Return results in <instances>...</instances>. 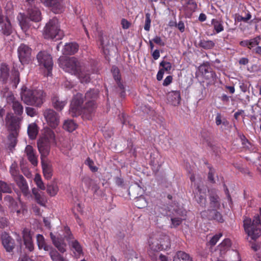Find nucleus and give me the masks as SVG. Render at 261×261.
Returning <instances> with one entry per match:
<instances>
[{
	"mask_svg": "<svg viewBox=\"0 0 261 261\" xmlns=\"http://www.w3.org/2000/svg\"><path fill=\"white\" fill-rule=\"evenodd\" d=\"M63 236H64V237L62 236L60 237L59 236L56 237L52 233H50V238L54 245L60 252L64 253L66 251V244L64 242V238H65L69 245L72 247L76 257H79L81 254L83 253L82 247L79 242L74 239L68 227H64Z\"/></svg>",
	"mask_w": 261,
	"mask_h": 261,
	"instance_id": "nucleus-1",
	"label": "nucleus"
},
{
	"mask_svg": "<svg viewBox=\"0 0 261 261\" xmlns=\"http://www.w3.org/2000/svg\"><path fill=\"white\" fill-rule=\"evenodd\" d=\"M59 65L65 71L77 75L82 83L86 84L90 82L89 73L82 70L80 63L75 58H60Z\"/></svg>",
	"mask_w": 261,
	"mask_h": 261,
	"instance_id": "nucleus-2",
	"label": "nucleus"
},
{
	"mask_svg": "<svg viewBox=\"0 0 261 261\" xmlns=\"http://www.w3.org/2000/svg\"><path fill=\"white\" fill-rule=\"evenodd\" d=\"M84 97L83 94L80 93H76L73 96L70 103L69 113L73 117L83 115L87 119H91V114L87 113L86 103L83 106Z\"/></svg>",
	"mask_w": 261,
	"mask_h": 261,
	"instance_id": "nucleus-3",
	"label": "nucleus"
},
{
	"mask_svg": "<svg viewBox=\"0 0 261 261\" xmlns=\"http://www.w3.org/2000/svg\"><path fill=\"white\" fill-rule=\"evenodd\" d=\"M259 215L255 216L252 221L248 218L244 220L245 231L253 240L261 235V208L259 209Z\"/></svg>",
	"mask_w": 261,
	"mask_h": 261,
	"instance_id": "nucleus-4",
	"label": "nucleus"
},
{
	"mask_svg": "<svg viewBox=\"0 0 261 261\" xmlns=\"http://www.w3.org/2000/svg\"><path fill=\"white\" fill-rule=\"evenodd\" d=\"M38 95V99L34 100L32 99V94H33V90L28 89L23 86L21 89L20 97L21 100L27 105L35 106L40 107L44 102L45 94L43 91L40 89H35V94Z\"/></svg>",
	"mask_w": 261,
	"mask_h": 261,
	"instance_id": "nucleus-5",
	"label": "nucleus"
},
{
	"mask_svg": "<svg viewBox=\"0 0 261 261\" xmlns=\"http://www.w3.org/2000/svg\"><path fill=\"white\" fill-rule=\"evenodd\" d=\"M149 253L159 252L167 249L170 246L169 240L168 237L164 236L161 238L159 233L152 234L148 240Z\"/></svg>",
	"mask_w": 261,
	"mask_h": 261,
	"instance_id": "nucleus-6",
	"label": "nucleus"
},
{
	"mask_svg": "<svg viewBox=\"0 0 261 261\" xmlns=\"http://www.w3.org/2000/svg\"><path fill=\"white\" fill-rule=\"evenodd\" d=\"M43 35L46 39H61L64 36V32L60 29L59 21L53 18L46 24L43 30Z\"/></svg>",
	"mask_w": 261,
	"mask_h": 261,
	"instance_id": "nucleus-7",
	"label": "nucleus"
},
{
	"mask_svg": "<svg viewBox=\"0 0 261 261\" xmlns=\"http://www.w3.org/2000/svg\"><path fill=\"white\" fill-rule=\"evenodd\" d=\"M37 59L39 65L43 66L47 70L46 75L50 76L53 66V59L50 55L46 51H40L37 55Z\"/></svg>",
	"mask_w": 261,
	"mask_h": 261,
	"instance_id": "nucleus-8",
	"label": "nucleus"
},
{
	"mask_svg": "<svg viewBox=\"0 0 261 261\" xmlns=\"http://www.w3.org/2000/svg\"><path fill=\"white\" fill-rule=\"evenodd\" d=\"M19 60L22 64H28L31 60L32 49L28 45L20 44L17 49Z\"/></svg>",
	"mask_w": 261,
	"mask_h": 261,
	"instance_id": "nucleus-9",
	"label": "nucleus"
},
{
	"mask_svg": "<svg viewBox=\"0 0 261 261\" xmlns=\"http://www.w3.org/2000/svg\"><path fill=\"white\" fill-rule=\"evenodd\" d=\"M98 91L92 89L87 91L85 95L84 98L86 101L87 113L91 114L96 108L95 99L98 96Z\"/></svg>",
	"mask_w": 261,
	"mask_h": 261,
	"instance_id": "nucleus-10",
	"label": "nucleus"
},
{
	"mask_svg": "<svg viewBox=\"0 0 261 261\" xmlns=\"http://www.w3.org/2000/svg\"><path fill=\"white\" fill-rule=\"evenodd\" d=\"M43 116L48 124L52 128H56L60 123V116L54 110L47 109L43 111Z\"/></svg>",
	"mask_w": 261,
	"mask_h": 261,
	"instance_id": "nucleus-11",
	"label": "nucleus"
},
{
	"mask_svg": "<svg viewBox=\"0 0 261 261\" xmlns=\"http://www.w3.org/2000/svg\"><path fill=\"white\" fill-rule=\"evenodd\" d=\"M44 6L51 8L56 14L60 13L64 10L65 3L64 0H40Z\"/></svg>",
	"mask_w": 261,
	"mask_h": 261,
	"instance_id": "nucleus-12",
	"label": "nucleus"
},
{
	"mask_svg": "<svg viewBox=\"0 0 261 261\" xmlns=\"http://www.w3.org/2000/svg\"><path fill=\"white\" fill-rule=\"evenodd\" d=\"M5 120L7 126L11 133H18L20 127L19 118L13 115H7Z\"/></svg>",
	"mask_w": 261,
	"mask_h": 261,
	"instance_id": "nucleus-13",
	"label": "nucleus"
},
{
	"mask_svg": "<svg viewBox=\"0 0 261 261\" xmlns=\"http://www.w3.org/2000/svg\"><path fill=\"white\" fill-rule=\"evenodd\" d=\"M16 182L17 186L20 189L23 195L27 197H30V192L29 191V186L27 180L24 177L21 175L13 179Z\"/></svg>",
	"mask_w": 261,
	"mask_h": 261,
	"instance_id": "nucleus-14",
	"label": "nucleus"
},
{
	"mask_svg": "<svg viewBox=\"0 0 261 261\" xmlns=\"http://www.w3.org/2000/svg\"><path fill=\"white\" fill-rule=\"evenodd\" d=\"M7 102L11 105L15 114L21 115L23 112V108L21 103L16 99L13 95H10L7 98Z\"/></svg>",
	"mask_w": 261,
	"mask_h": 261,
	"instance_id": "nucleus-15",
	"label": "nucleus"
},
{
	"mask_svg": "<svg viewBox=\"0 0 261 261\" xmlns=\"http://www.w3.org/2000/svg\"><path fill=\"white\" fill-rule=\"evenodd\" d=\"M113 74L115 80L118 86V91L120 92V95L121 97H124L126 94L125 86L121 82V77L119 69L116 67L112 68Z\"/></svg>",
	"mask_w": 261,
	"mask_h": 261,
	"instance_id": "nucleus-16",
	"label": "nucleus"
},
{
	"mask_svg": "<svg viewBox=\"0 0 261 261\" xmlns=\"http://www.w3.org/2000/svg\"><path fill=\"white\" fill-rule=\"evenodd\" d=\"M184 214V212L179 209L174 210V213L170 216L171 221V227H176L181 223L182 220L185 219Z\"/></svg>",
	"mask_w": 261,
	"mask_h": 261,
	"instance_id": "nucleus-17",
	"label": "nucleus"
},
{
	"mask_svg": "<svg viewBox=\"0 0 261 261\" xmlns=\"http://www.w3.org/2000/svg\"><path fill=\"white\" fill-rule=\"evenodd\" d=\"M1 240L3 245L6 251H12L15 246L14 240L5 232L2 233Z\"/></svg>",
	"mask_w": 261,
	"mask_h": 261,
	"instance_id": "nucleus-18",
	"label": "nucleus"
},
{
	"mask_svg": "<svg viewBox=\"0 0 261 261\" xmlns=\"http://www.w3.org/2000/svg\"><path fill=\"white\" fill-rule=\"evenodd\" d=\"M201 216L202 218L209 220L215 219L220 222L223 221L221 213L217 212V210L203 211L201 212Z\"/></svg>",
	"mask_w": 261,
	"mask_h": 261,
	"instance_id": "nucleus-19",
	"label": "nucleus"
},
{
	"mask_svg": "<svg viewBox=\"0 0 261 261\" xmlns=\"http://www.w3.org/2000/svg\"><path fill=\"white\" fill-rule=\"evenodd\" d=\"M22 237L25 247L30 251L34 250V244L31 231L29 229L25 228L22 231Z\"/></svg>",
	"mask_w": 261,
	"mask_h": 261,
	"instance_id": "nucleus-20",
	"label": "nucleus"
},
{
	"mask_svg": "<svg viewBox=\"0 0 261 261\" xmlns=\"http://www.w3.org/2000/svg\"><path fill=\"white\" fill-rule=\"evenodd\" d=\"M51 144L40 139L38 140L37 145L39 151L41 154V160L44 159V158H46L48 155Z\"/></svg>",
	"mask_w": 261,
	"mask_h": 261,
	"instance_id": "nucleus-21",
	"label": "nucleus"
},
{
	"mask_svg": "<svg viewBox=\"0 0 261 261\" xmlns=\"http://www.w3.org/2000/svg\"><path fill=\"white\" fill-rule=\"evenodd\" d=\"M41 164L44 177L47 179H50L53 175L51 165L45 159H42Z\"/></svg>",
	"mask_w": 261,
	"mask_h": 261,
	"instance_id": "nucleus-22",
	"label": "nucleus"
},
{
	"mask_svg": "<svg viewBox=\"0 0 261 261\" xmlns=\"http://www.w3.org/2000/svg\"><path fill=\"white\" fill-rule=\"evenodd\" d=\"M25 152L29 161L33 165L36 166L38 163L37 157L32 146L29 145H27L25 148Z\"/></svg>",
	"mask_w": 261,
	"mask_h": 261,
	"instance_id": "nucleus-23",
	"label": "nucleus"
},
{
	"mask_svg": "<svg viewBox=\"0 0 261 261\" xmlns=\"http://www.w3.org/2000/svg\"><path fill=\"white\" fill-rule=\"evenodd\" d=\"M79 49V45L75 42L67 43L65 44L62 50L63 54L65 55H70L76 53Z\"/></svg>",
	"mask_w": 261,
	"mask_h": 261,
	"instance_id": "nucleus-24",
	"label": "nucleus"
},
{
	"mask_svg": "<svg viewBox=\"0 0 261 261\" xmlns=\"http://www.w3.org/2000/svg\"><path fill=\"white\" fill-rule=\"evenodd\" d=\"M28 15L32 21L38 22L41 19V12L36 7L31 6L29 8L28 10Z\"/></svg>",
	"mask_w": 261,
	"mask_h": 261,
	"instance_id": "nucleus-25",
	"label": "nucleus"
},
{
	"mask_svg": "<svg viewBox=\"0 0 261 261\" xmlns=\"http://www.w3.org/2000/svg\"><path fill=\"white\" fill-rule=\"evenodd\" d=\"M210 206L212 208V210H217L219 209L221 206L220 198L219 196L215 193L212 192L210 194Z\"/></svg>",
	"mask_w": 261,
	"mask_h": 261,
	"instance_id": "nucleus-26",
	"label": "nucleus"
},
{
	"mask_svg": "<svg viewBox=\"0 0 261 261\" xmlns=\"http://www.w3.org/2000/svg\"><path fill=\"white\" fill-rule=\"evenodd\" d=\"M197 190V192H196L195 195L196 201L202 206H204L206 204L205 189L202 190L198 186Z\"/></svg>",
	"mask_w": 261,
	"mask_h": 261,
	"instance_id": "nucleus-27",
	"label": "nucleus"
},
{
	"mask_svg": "<svg viewBox=\"0 0 261 261\" xmlns=\"http://www.w3.org/2000/svg\"><path fill=\"white\" fill-rule=\"evenodd\" d=\"M9 77V68L6 64H2L0 66V81L6 83Z\"/></svg>",
	"mask_w": 261,
	"mask_h": 261,
	"instance_id": "nucleus-28",
	"label": "nucleus"
},
{
	"mask_svg": "<svg viewBox=\"0 0 261 261\" xmlns=\"http://www.w3.org/2000/svg\"><path fill=\"white\" fill-rule=\"evenodd\" d=\"M168 100L172 105H178L180 100V94L178 91H172L168 94Z\"/></svg>",
	"mask_w": 261,
	"mask_h": 261,
	"instance_id": "nucleus-29",
	"label": "nucleus"
},
{
	"mask_svg": "<svg viewBox=\"0 0 261 261\" xmlns=\"http://www.w3.org/2000/svg\"><path fill=\"white\" fill-rule=\"evenodd\" d=\"M40 140L47 142L50 144L55 143V135L54 132L50 129H47L45 130L43 136Z\"/></svg>",
	"mask_w": 261,
	"mask_h": 261,
	"instance_id": "nucleus-30",
	"label": "nucleus"
},
{
	"mask_svg": "<svg viewBox=\"0 0 261 261\" xmlns=\"http://www.w3.org/2000/svg\"><path fill=\"white\" fill-rule=\"evenodd\" d=\"M98 41L99 42V48L102 50L105 55L109 54L108 46L109 45V41L106 36H103L102 34H99L98 36Z\"/></svg>",
	"mask_w": 261,
	"mask_h": 261,
	"instance_id": "nucleus-31",
	"label": "nucleus"
},
{
	"mask_svg": "<svg viewBox=\"0 0 261 261\" xmlns=\"http://www.w3.org/2000/svg\"><path fill=\"white\" fill-rule=\"evenodd\" d=\"M52 105L54 108L57 111H62L67 104L66 100H60L57 96H54L51 99Z\"/></svg>",
	"mask_w": 261,
	"mask_h": 261,
	"instance_id": "nucleus-32",
	"label": "nucleus"
},
{
	"mask_svg": "<svg viewBox=\"0 0 261 261\" xmlns=\"http://www.w3.org/2000/svg\"><path fill=\"white\" fill-rule=\"evenodd\" d=\"M36 239L37 243L39 249H43L45 251H49L51 249V246L46 243L44 238L42 234H37Z\"/></svg>",
	"mask_w": 261,
	"mask_h": 261,
	"instance_id": "nucleus-33",
	"label": "nucleus"
},
{
	"mask_svg": "<svg viewBox=\"0 0 261 261\" xmlns=\"http://www.w3.org/2000/svg\"><path fill=\"white\" fill-rule=\"evenodd\" d=\"M17 19L21 29L26 32L29 28V24L25 15L23 13H20L17 16Z\"/></svg>",
	"mask_w": 261,
	"mask_h": 261,
	"instance_id": "nucleus-34",
	"label": "nucleus"
},
{
	"mask_svg": "<svg viewBox=\"0 0 261 261\" xmlns=\"http://www.w3.org/2000/svg\"><path fill=\"white\" fill-rule=\"evenodd\" d=\"M32 193L35 196L36 202L40 205L44 206L46 202V198L43 194H41L38 190L35 188L32 189Z\"/></svg>",
	"mask_w": 261,
	"mask_h": 261,
	"instance_id": "nucleus-35",
	"label": "nucleus"
},
{
	"mask_svg": "<svg viewBox=\"0 0 261 261\" xmlns=\"http://www.w3.org/2000/svg\"><path fill=\"white\" fill-rule=\"evenodd\" d=\"M173 261H193L190 255L183 251H178L174 256Z\"/></svg>",
	"mask_w": 261,
	"mask_h": 261,
	"instance_id": "nucleus-36",
	"label": "nucleus"
},
{
	"mask_svg": "<svg viewBox=\"0 0 261 261\" xmlns=\"http://www.w3.org/2000/svg\"><path fill=\"white\" fill-rule=\"evenodd\" d=\"M231 246V242L229 239H224L223 242L218 246V249L219 250L221 255L224 254Z\"/></svg>",
	"mask_w": 261,
	"mask_h": 261,
	"instance_id": "nucleus-37",
	"label": "nucleus"
},
{
	"mask_svg": "<svg viewBox=\"0 0 261 261\" xmlns=\"http://www.w3.org/2000/svg\"><path fill=\"white\" fill-rule=\"evenodd\" d=\"M214 30L217 33H219L224 30L223 21L219 19H213L211 21Z\"/></svg>",
	"mask_w": 261,
	"mask_h": 261,
	"instance_id": "nucleus-38",
	"label": "nucleus"
},
{
	"mask_svg": "<svg viewBox=\"0 0 261 261\" xmlns=\"http://www.w3.org/2000/svg\"><path fill=\"white\" fill-rule=\"evenodd\" d=\"M49 255L53 261H67L65 257L55 249L50 250Z\"/></svg>",
	"mask_w": 261,
	"mask_h": 261,
	"instance_id": "nucleus-39",
	"label": "nucleus"
},
{
	"mask_svg": "<svg viewBox=\"0 0 261 261\" xmlns=\"http://www.w3.org/2000/svg\"><path fill=\"white\" fill-rule=\"evenodd\" d=\"M181 4L186 9L190 11H194L197 8V4L194 0H181Z\"/></svg>",
	"mask_w": 261,
	"mask_h": 261,
	"instance_id": "nucleus-40",
	"label": "nucleus"
},
{
	"mask_svg": "<svg viewBox=\"0 0 261 261\" xmlns=\"http://www.w3.org/2000/svg\"><path fill=\"white\" fill-rule=\"evenodd\" d=\"M17 133H11L8 136V147L12 150L17 144Z\"/></svg>",
	"mask_w": 261,
	"mask_h": 261,
	"instance_id": "nucleus-41",
	"label": "nucleus"
},
{
	"mask_svg": "<svg viewBox=\"0 0 261 261\" xmlns=\"http://www.w3.org/2000/svg\"><path fill=\"white\" fill-rule=\"evenodd\" d=\"M28 134L31 139H34L36 138L38 134V128L35 123H31L29 125L28 127Z\"/></svg>",
	"mask_w": 261,
	"mask_h": 261,
	"instance_id": "nucleus-42",
	"label": "nucleus"
},
{
	"mask_svg": "<svg viewBox=\"0 0 261 261\" xmlns=\"http://www.w3.org/2000/svg\"><path fill=\"white\" fill-rule=\"evenodd\" d=\"M2 32L6 36H9L12 33V27L11 22L7 19L5 23L2 25Z\"/></svg>",
	"mask_w": 261,
	"mask_h": 261,
	"instance_id": "nucleus-43",
	"label": "nucleus"
},
{
	"mask_svg": "<svg viewBox=\"0 0 261 261\" xmlns=\"http://www.w3.org/2000/svg\"><path fill=\"white\" fill-rule=\"evenodd\" d=\"M12 192V189L10 185L6 182L0 180V200H2L3 195L2 192L10 193Z\"/></svg>",
	"mask_w": 261,
	"mask_h": 261,
	"instance_id": "nucleus-44",
	"label": "nucleus"
},
{
	"mask_svg": "<svg viewBox=\"0 0 261 261\" xmlns=\"http://www.w3.org/2000/svg\"><path fill=\"white\" fill-rule=\"evenodd\" d=\"M76 127V124L72 120H65L63 124V128L69 132L74 130Z\"/></svg>",
	"mask_w": 261,
	"mask_h": 261,
	"instance_id": "nucleus-45",
	"label": "nucleus"
},
{
	"mask_svg": "<svg viewBox=\"0 0 261 261\" xmlns=\"http://www.w3.org/2000/svg\"><path fill=\"white\" fill-rule=\"evenodd\" d=\"M10 173L13 179L21 175V174H19L18 167L16 162H13L11 164L10 168Z\"/></svg>",
	"mask_w": 261,
	"mask_h": 261,
	"instance_id": "nucleus-46",
	"label": "nucleus"
},
{
	"mask_svg": "<svg viewBox=\"0 0 261 261\" xmlns=\"http://www.w3.org/2000/svg\"><path fill=\"white\" fill-rule=\"evenodd\" d=\"M215 44L213 41L208 40H202L199 43V46L205 49H210L213 48Z\"/></svg>",
	"mask_w": 261,
	"mask_h": 261,
	"instance_id": "nucleus-47",
	"label": "nucleus"
},
{
	"mask_svg": "<svg viewBox=\"0 0 261 261\" xmlns=\"http://www.w3.org/2000/svg\"><path fill=\"white\" fill-rule=\"evenodd\" d=\"M20 82L19 72L14 67L12 70V83L13 87L16 88Z\"/></svg>",
	"mask_w": 261,
	"mask_h": 261,
	"instance_id": "nucleus-48",
	"label": "nucleus"
},
{
	"mask_svg": "<svg viewBox=\"0 0 261 261\" xmlns=\"http://www.w3.org/2000/svg\"><path fill=\"white\" fill-rule=\"evenodd\" d=\"M58 187L55 184H51L47 186L46 191L50 196H55L58 192Z\"/></svg>",
	"mask_w": 261,
	"mask_h": 261,
	"instance_id": "nucleus-49",
	"label": "nucleus"
},
{
	"mask_svg": "<svg viewBox=\"0 0 261 261\" xmlns=\"http://www.w3.org/2000/svg\"><path fill=\"white\" fill-rule=\"evenodd\" d=\"M135 204L139 208H142L147 205V202L143 196L138 197L135 201Z\"/></svg>",
	"mask_w": 261,
	"mask_h": 261,
	"instance_id": "nucleus-50",
	"label": "nucleus"
},
{
	"mask_svg": "<svg viewBox=\"0 0 261 261\" xmlns=\"http://www.w3.org/2000/svg\"><path fill=\"white\" fill-rule=\"evenodd\" d=\"M260 37L258 36L248 40V48L251 49L256 46L258 45L260 43Z\"/></svg>",
	"mask_w": 261,
	"mask_h": 261,
	"instance_id": "nucleus-51",
	"label": "nucleus"
},
{
	"mask_svg": "<svg viewBox=\"0 0 261 261\" xmlns=\"http://www.w3.org/2000/svg\"><path fill=\"white\" fill-rule=\"evenodd\" d=\"M215 122L217 126H219L221 124L224 126H226L228 124V122L226 119L222 118L221 114L219 113H218L216 115Z\"/></svg>",
	"mask_w": 261,
	"mask_h": 261,
	"instance_id": "nucleus-52",
	"label": "nucleus"
},
{
	"mask_svg": "<svg viewBox=\"0 0 261 261\" xmlns=\"http://www.w3.org/2000/svg\"><path fill=\"white\" fill-rule=\"evenodd\" d=\"M151 14L149 13L145 14V22L144 25V30L146 31H149L150 28L151 24Z\"/></svg>",
	"mask_w": 261,
	"mask_h": 261,
	"instance_id": "nucleus-53",
	"label": "nucleus"
},
{
	"mask_svg": "<svg viewBox=\"0 0 261 261\" xmlns=\"http://www.w3.org/2000/svg\"><path fill=\"white\" fill-rule=\"evenodd\" d=\"M160 66L162 67V70L163 71H169L172 68L171 63L165 61H162L160 63Z\"/></svg>",
	"mask_w": 261,
	"mask_h": 261,
	"instance_id": "nucleus-54",
	"label": "nucleus"
},
{
	"mask_svg": "<svg viewBox=\"0 0 261 261\" xmlns=\"http://www.w3.org/2000/svg\"><path fill=\"white\" fill-rule=\"evenodd\" d=\"M241 140L242 141V144L243 145L244 147L249 150L252 149L251 144L248 141V140L247 139L245 136L242 135L241 136Z\"/></svg>",
	"mask_w": 261,
	"mask_h": 261,
	"instance_id": "nucleus-55",
	"label": "nucleus"
},
{
	"mask_svg": "<svg viewBox=\"0 0 261 261\" xmlns=\"http://www.w3.org/2000/svg\"><path fill=\"white\" fill-rule=\"evenodd\" d=\"M222 236V234L221 233L214 236L209 241L210 244L212 246L215 245Z\"/></svg>",
	"mask_w": 261,
	"mask_h": 261,
	"instance_id": "nucleus-56",
	"label": "nucleus"
},
{
	"mask_svg": "<svg viewBox=\"0 0 261 261\" xmlns=\"http://www.w3.org/2000/svg\"><path fill=\"white\" fill-rule=\"evenodd\" d=\"M86 164L89 167L90 169L92 172H96L97 171L98 168L94 166L93 161L90 158H88L86 161Z\"/></svg>",
	"mask_w": 261,
	"mask_h": 261,
	"instance_id": "nucleus-57",
	"label": "nucleus"
},
{
	"mask_svg": "<svg viewBox=\"0 0 261 261\" xmlns=\"http://www.w3.org/2000/svg\"><path fill=\"white\" fill-rule=\"evenodd\" d=\"M208 168V179L210 182L214 183L215 182L214 179L215 170L212 167H209Z\"/></svg>",
	"mask_w": 261,
	"mask_h": 261,
	"instance_id": "nucleus-58",
	"label": "nucleus"
},
{
	"mask_svg": "<svg viewBox=\"0 0 261 261\" xmlns=\"http://www.w3.org/2000/svg\"><path fill=\"white\" fill-rule=\"evenodd\" d=\"M25 111L27 115L32 117H34L37 115V113L35 109L31 107H26Z\"/></svg>",
	"mask_w": 261,
	"mask_h": 261,
	"instance_id": "nucleus-59",
	"label": "nucleus"
},
{
	"mask_svg": "<svg viewBox=\"0 0 261 261\" xmlns=\"http://www.w3.org/2000/svg\"><path fill=\"white\" fill-rule=\"evenodd\" d=\"M152 41L158 45H159L161 46H164L165 45V42L162 40L161 38L158 36H155Z\"/></svg>",
	"mask_w": 261,
	"mask_h": 261,
	"instance_id": "nucleus-60",
	"label": "nucleus"
},
{
	"mask_svg": "<svg viewBox=\"0 0 261 261\" xmlns=\"http://www.w3.org/2000/svg\"><path fill=\"white\" fill-rule=\"evenodd\" d=\"M6 11L8 14H10L12 10H13V5L12 2H8L7 3L6 6L5 7Z\"/></svg>",
	"mask_w": 261,
	"mask_h": 261,
	"instance_id": "nucleus-61",
	"label": "nucleus"
},
{
	"mask_svg": "<svg viewBox=\"0 0 261 261\" xmlns=\"http://www.w3.org/2000/svg\"><path fill=\"white\" fill-rule=\"evenodd\" d=\"M121 24L123 29H128L130 25V22L124 18L121 20Z\"/></svg>",
	"mask_w": 261,
	"mask_h": 261,
	"instance_id": "nucleus-62",
	"label": "nucleus"
},
{
	"mask_svg": "<svg viewBox=\"0 0 261 261\" xmlns=\"http://www.w3.org/2000/svg\"><path fill=\"white\" fill-rule=\"evenodd\" d=\"M173 77L171 75L167 76L164 80L163 85L165 86H167L170 84L172 81Z\"/></svg>",
	"mask_w": 261,
	"mask_h": 261,
	"instance_id": "nucleus-63",
	"label": "nucleus"
},
{
	"mask_svg": "<svg viewBox=\"0 0 261 261\" xmlns=\"http://www.w3.org/2000/svg\"><path fill=\"white\" fill-rule=\"evenodd\" d=\"M82 181L88 187H89L91 185L92 179L89 177H85Z\"/></svg>",
	"mask_w": 261,
	"mask_h": 261,
	"instance_id": "nucleus-64",
	"label": "nucleus"
}]
</instances>
